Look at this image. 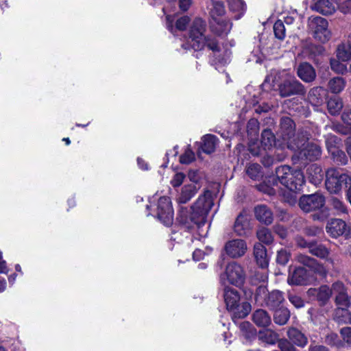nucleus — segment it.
Listing matches in <instances>:
<instances>
[{
    "mask_svg": "<svg viewBox=\"0 0 351 351\" xmlns=\"http://www.w3.org/2000/svg\"><path fill=\"white\" fill-rule=\"evenodd\" d=\"M213 205L211 193L206 191L190 208H182L180 210L177 220L187 230L200 228L205 223L206 216Z\"/></svg>",
    "mask_w": 351,
    "mask_h": 351,
    "instance_id": "obj_1",
    "label": "nucleus"
},
{
    "mask_svg": "<svg viewBox=\"0 0 351 351\" xmlns=\"http://www.w3.org/2000/svg\"><path fill=\"white\" fill-rule=\"evenodd\" d=\"M276 178H270L268 182H272L271 186L265 191L269 195H274L282 191L281 186L291 192L293 202L296 197L294 193L300 191L304 183V175L300 170H293L289 166L278 167L276 170Z\"/></svg>",
    "mask_w": 351,
    "mask_h": 351,
    "instance_id": "obj_2",
    "label": "nucleus"
},
{
    "mask_svg": "<svg viewBox=\"0 0 351 351\" xmlns=\"http://www.w3.org/2000/svg\"><path fill=\"white\" fill-rule=\"evenodd\" d=\"M271 83L277 85L280 95L283 97L303 94L304 87L288 71H272L266 77L264 85Z\"/></svg>",
    "mask_w": 351,
    "mask_h": 351,
    "instance_id": "obj_3",
    "label": "nucleus"
},
{
    "mask_svg": "<svg viewBox=\"0 0 351 351\" xmlns=\"http://www.w3.org/2000/svg\"><path fill=\"white\" fill-rule=\"evenodd\" d=\"M206 24L201 19L193 21L189 32L188 43L194 50H201L207 46L214 52L219 51V47L215 39L206 38L204 36Z\"/></svg>",
    "mask_w": 351,
    "mask_h": 351,
    "instance_id": "obj_4",
    "label": "nucleus"
},
{
    "mask_svg": "<svg viewBox=\"0 0 351 351\" xmlns=\"http://www.w3.org/2000/svg\"><path fill=\"white\" fill-rule=\"evenodd\" d=\"M224 300L227 309L232 313L234 322L236 319L244 318L251 311V305L248 302L239 304L240 296L237 290L224 286Z\"/></svg>",
    "mask_w": 351,
    "mask_h": 351,
    "instance_id": "obj_5",
    "label": "nucleus"
},
{
    "mask_svg": "<svg viewBox=\"0 0 351 351\" xmlns=\"http://www.w3.org/2000/svg\"><path fill=\"white\" fill-rule=\"evenodd\" d=\"M326 189L330 193L337 194L343 188L351 185V178L335 169H330L326 171Z\"/></svg>",
    "mask_w": 351,
    "mask_h": 351,
    "instance_id": "obj_6",
    "label": "nucleus"
},
{
    "mask_svg": "<svg viewBox=\"0 0 351 351\" xmlns=\"http://www.w3.org/2000/svg\"><path fill=\"white\" fill-rule=\"evenodd\" d=\"M245 279V273L241 265L236 262L230 263L223 274H221V285L227 286L228 284L239 287L242 285Z\"/></svg>",
    "mask_w": 351,
    "mask_h": 351,
    "instance_id": "obj_7",
    "label": "nucleus"
},
{
    "mask_svg": "<svg viewBox=\"0 0 351 351\" xmlns=\"http://www.w3.org/2000/svg\"><path fill=\"white\" fill-rule=\"evenodd\" d=\"M295 124L289 117H285L280 121V133L283 141V143L290 149L299 148L296 142L299 137H295L294 134Z\"/></svg>",
    "mask_w": 351,
    "mask_h": 351,
    "instance_id": "obj_8",
    "label": "nucleus"
},
{
    "mask_svg": "<svg viewBox=\"0 0 351 351\" xmlns=\"http://www.w3.org/2000/svg\"><path fill=\"white\" fill-rule=\"evenodd\" d=\"M308 137L303 136L301 139H298L296 144L299 145V148L292 149L294 152L299 151L298 154V159L301 160L313 161L319 158L321 156V149L319 145L313 143H306Z\"/></svg>",
    "mask_w": 351,
    "mask_h": 351,
    "instance_id": "obj_9",
    "label": "nucleus"
},
{
    "mask_svg": "<svg viewBox=\"0 0 351 351\" xmlns=\"http://www.w3.org/2000/svg\"><path fill=\"white\" fill-rule=\"evenodd\" d=\"M308 26L316 40L326 43L330 39V32L328 29V23L326 19L321 16H312L308 20Z\"/></svg>",
    "mask_w": 351,
    "mask_h": 351,
    "instance_id": "obj_10",
    "label": "nucleus"
},
{
    "mask_svg": "<svg viewBox=\"0 0 351 351\" xmlns=\"http://www.w3.org/2000/svg\"><path fill=\"white\" fill-rule=\"evenodd\" d=\"M157 216L158 219L165 226H169L172 223L173 210L169 197L164 196L158 199Z\"/></svg>",
    "mask_w": 351,
    "mask_h": 351,
    "instance_id": "obj_11",
    "label": "nucleus"
},
{
    "mask_svg": "<svg viewBox=\"0 0 351 351\" xmlns=\"http://www.w3.org/2000/svg\"><path fill=\"white\" fill-rule=\"evenodd\" d=\"M325 204L324 196L319 193L303 195L299 202L300 207L304 212H310L322 208Z\"/></svg>",
    "mask_w": 351,
    "mask_h": 351,
    "instance_id": "obj_12",
    "label": "nucleus"
},
{
    "mask_svg": "<svg viewBox=\"0 0 351 351\" xmlns=\"http://www.w3.org/2000/svg\"><path fill=\"white\" fill-rule=\"evenodd\" d=\"M338 7L337 0H313L311 8L322 14H332Z\"/></svg>",
    "mask_w": 351,
    "mask_h": 351,
    "instance_id": "obj_13",
    "label": "nucleus"
},
{
    "mask_svg": "<svg viewBox=\"0 0 351 351\" xmlns=\"http://www.w3.org/2000/svg\"><path fill=\"white\" fill-rule=\"evenodd\" d=\"M332 292L336 295L335 302L337 308H348L350 306V299L342 282H337L334 283L332 285Z\"/></svg>",
    "mask_w": 351,
    "mask_h": 351,
    "instance_id": "obj_14",
    "label": "nucleus"
},
{
    "mask_svg": "<svg viewBox=\"0 0 351 351\" xmlns=\"http://www.w3.org/2000/svg\"><path fill=\"white\" fill-rule=\"evenodd\" d=\"M225 250L226 253L232 258H238L245 254L247 250V245L242 239H234L226 244Z\"/></svg>",
    "mask_w": 351,
    "mask_h": 351,
    "instance_id": "obj_15",
    "label": "nucleus"
},
{
    "mask_svg": "<svg viewBox=\"0 0 351 351\" xmlns=\"http://www.w3.org/2000/svg\"><path fill=\"white\" fill-rule=\"evenodd\" d=\"M276 145V138L269 130H265L261 134V149L256 150L253 145H250V151L253 155L262 154V149L265 151L269 150Z\"/></svg>",
    "mask_w": 351,
    "mask_h": 351,
    "instance_id": "obj_16",
    "label": "nucleus"
},
{
    "mask_svg": "<svg viewBox=\"0 0 351 351\" xmlns=\"http://www.w3.org/2000/svg\"><path fill=\"white\" fill-rule=\"evenodd\" d=\"M201 186L191 185L189 183L184 184L178 193L176 201L179 204H186L189 202L200 189Z\"/></svg>",
    "mask_w": 351,
    "mask_h": 351,
    "instance_id": "obj_17",
    "label": "nucleus"
},
{
    "mask_svg": "<svg viewBox=\"0 0 351 351\" xmlns=\"http://www.w3.org/2000/svg\"><path fill=\"white\" fill-rule=\"evenodd\" d=\"M210 27L218 35H226L232 28V23L226 17L217 18L212 19Z\"/></svg>",
    "mask_w": 351,
    "mask_h": 351,
    "instance_id": "obj_18",
    "label": "nucleus"
},
{
    "mask_svg": "<svg viewBox=\"0 0 351 351\" xmlns=\"http://www.w3.org/2000/svg\"><path fill=\"white\" fill-rule=\"evenodd\" d=\"M298 77L305 82H313L316 77L314 68L307 62L301 63L298 67Z\"/></svg>",
    "mask_w": 351,
    "mask_h": 351,
    "instance_id": "obj_19",
    "label": "nucleus"
},
{
    "mask_svg": "<svg viewBox=\"0 0 351 351\" xmlns=\"http://www.w3.org/2000/svg\"><path fill=\"white\" fill-rule=\"evenodd\" d=\"M287 281L289 285H302L307 282V274L304 267H297L293 271H289Z\"/></svg>",
    "mask_w": 351,
    "mask_h": 351,
    "instance_id": "obj_20",
    "label": "nucleus"
},
{
    "mask_svg": "<svg viewBox=\"0 0 351 351\" xmlns=\"http://www.w3.org/2000/svg\"><path fill=\"white\" fill-rule=\"evenodd\" d=\"M346 223L339 219H332L326 226V231L333 237L342 235L346 230Z\"/></svg>",
    "mask_w": 351,
    "mask_h": 351,
    "instance_id": "obj_21",
    "label": "nucleus"
},
{
    "mask_svg": "<svg viewBox=\"0 0 351 351\" xmlns=\"http://www.w3.org/2000/svg\"><path fill=\"white\" fill-rule=\"evenodd\" d=\"M254 256L256 263L261 268H266L269 265V257L265 246L258 243L254 246Z\"/></svg>",
    "mask_w": 351,
    "mask_h": 351,
    "instance_id": "obj_22",
    "label": "nucleus"
},
{
    "mask_svg": "<svg viewBox=\"0 0 351 351\" xmlns=\"http://www.w3.org/2000/svg\"><path fill=\"white\" fill-rule=\"evenodd\" d=\"M256 218L261 222L269 224L273 221V214L271 210L265 205H259L254 209Z\"/></svg>",
    "mask_w": 351,
    "mask_h": 351,
    "instance_id": "obj_23",
    "label": "nucleus"
},
{
    "mask_svg": "<svg viewBox=\"0 0 351 351\" xmlns=\"http://www.w3.org/2000/svg\"><path fill=\"white\" fill-rule=\"evenodd\" d=\"M325 95V90L322 87L313 88L308 93V101L313 106L318 107L324 102Z\"/></svg>",
    "mask_w": 351,
    "mask_h": 351,
    "instance_id": "obj_24",
    "label": "nucleus"
},
{
    "mask_svg": "<svg viewBox=\"0 0 351 351\" xmlns=\"http://www.w3.org/2000/svg\"><path fill=\"white\" fill-rule=\"evenodd\" d=\"M250 227L249 219L246 215L240 214L234 223V230L235 232L240 236L246 234Z\"/></svg>",
    "mask_w": 351,
    "mask_h": 351,
    "instance_id": "obj_25",
    "label": "nucleus"
},
{
    "mask_svg": "<svg viewBox=\"0 0 351 351\" xmlns=\"http://www.w3.org/2000/svg\"><path fill=\"white\" fill-rule=\"evenodd\" d=\"M254 323L259 327H267L271 324V317L267 311L263 309L256 310L252 315Z\"/></svg>",
    "mask_w": 351,
    "mask_h": 351,
    "instance_id": "obj_26",
    "label": "nucleus"
},
{
    "mask_svg": "<svg viewBox=\"0 0 351 351\" xmlns=\"http://www.w3.org/2000/svg\"><path fill=\"white\" fill-rule=\"evenodd\" d=\"M287 333L289 339L296 346L304 347L307 344L308 339L299 330L291 328L288 330Z\"/></svg>",
    "mask_w": 351,
    "mask_h": 351,
    "instance_id": "obj_27",
    "label": "nucleus"
},
{
    "mask_svg": "<svg viewBox=\"0 0 351 351\" xmlns=\"http://www.w3.org/2000/svg\"><path fill=\"white\" fill-rule=\"evenodd\" d=\"M202 143V151L206 154H211L215 152L218 145V139L213 134H206L203 136Z\"/></svg>",
    "mask_w": 351,
    "mask_h": 351,
    "instance_id": "obj_28",
    "label": "nucleus"
},
{
    "mask_svg": "<svg viewBox=\"0 0 351 351\" xmlns=\"http://www.w3.org/2000/svg\"><path fill=\"white\" fill-rule=\"evenodd\" d=\"M230 10L234 14L237 19H240L246 10V5L243 0H228Z\"/></svg>",
    "mask_w": 351,
    "mask_h": 351,
    "instance_id": "obj_29",
    "label": "nucleus"
},
{
    "mask_svg": "<svg viewBox=\"0 0 351 351\" xmlns=\"http://www.w3.org/2000/svg\"><path fill=\"white\" fill-rule=\"evenodd\" d=\"M306 174L310 181L313 184L319 182L323 176L322 169L315 164L311 165L307 168Z\"/></svg>",
    "mask_w": 351,
    "mask_h": 351,
    "instance_id": "obj_30",
    "label": "nucleus"
},
{
    "mask_svg": "<svg viewBox=\"0 0 351 351\" xmlns=\"http://www.w3.org/2000/svg\"><path fill=\"white\" fill-rule=\"evenodd\" d=\"M348 308L346 307L337 308L334 315L335 320L339 324H350L351 313Z\"/></svg>",
    "mask_w": 351,
    "mask_h": 351,
    "instance_id": "obj_31",
    "label": "nucleus"
},
{
    "mask_svg": "<svg viewBox=\"0 0 351 351\" xmlns=\"http://www.w3.org/2000/svg\"><path fill=\"white\" fill-rule=\"evenodd\" d=\"M303 49L301 53H298V56H301L302 58H313L316 53L322 51V47L319 46H315L311 43H306L303 45Z\"/></svg>",
    "mask_w": 351,
    "mask_h": 351,
    "instance_id": "obj_32",
    "label": "nucleus"
},
{
    "mask_svg": "<svg viewBox=\"0 0 351 351\" xmlns=\"http://www.w3.org/2000/svg\"><path fill=\"white\" fill-rule=\"evenodd\" d=\"M285 300L283 294L280 291H273L269 293L266 305L275 308L279 306V305Z\"/></svg>",
    "mask_w": 351,
    "mask_h": 351,
    "instance_id": "obj_33",
    "label": "nucleus"
},
{
    "mask_svg": "<svg viewBox=\"0 0 351 351\" xmlns=\"http://www.w3.org/2000/svg\"><path fill=\"white\" fill-rule=\"evenodd\" d=\"M258 337L259 340L268 344H274L278 340V334L269 329L260 330Z\"/></svg>",
    "mask_w": 351,
    "mask_h": 351,
    "instance_id": "obj_34",
    "label": "nucleus"
},
{
    "mask_svg": "<svg viewBox=\"0 0 351 351\" xmlns=\"http://www.w3.org/2000/svg\"><path fill=\"white\" fill-rule=\"evenodd\" d=\"M290 317V312L287 308H277L274 315V322L279 325L285 324Z\"/></svg>",
    "mask_w": 351,
    "mask_h": 351,
    "instance_id": "obj_35",
    "label": "nucleus"
},
{
    "mask_svg": "<svg viewBox=\"0 0 351 351\" xmlns=\"http://www.w3.org/2000/svg\"><path fill=\"white\" fill-rule=\"evenodd\" d=\"M337 57L341 62L350 60L351 58V46L346 44L339 45L337 50Z\"/></svg>",
    "mask_w": 351,
    "mask_h": 351,
    "instance_id": "obj_36",
    "label": "nucleus"
},
{
    "mask_svg": "<svg viewBox=\"0 0 351 351\" xmlns=\"http://www.w3.org/2000/svg\"><path fill=\"white\" fill-rule=\"evenodd\" d=\"M226 10L223 3L218 0L213 1V8L210 10L212 19L226 17L224 16Z\"/></svg>",
    "mask_w": 351,
    "mask_h": 351,
    "instance_id": "obj_37",
    "label": "nucleus"
},
{
    "mask_svg": "<svg viewBox=\"0 0 351 351\" xmlns=\"http://www.w3.org/2000/svg\"><path fill=\"white\" fill-rule=\"evenodd\" d=\"M327 106L329 112L332 115H335L342 109L343 103L340 98L335 97L328 100Z\"/></svg>",
    "mask_w": 351,
    "mask_h": 351,
    "instance_id": "obj_38",
    "label": "nucleus"
},
{
    "mask_svg": "<svg viewBox=\"0 0 351 351\" xmlns=\"http://www.w3.org/2000/svg\"><path fill=\"white\" fill-rule=\"evenodd\" d=\"M346 86L345 80L339 77L331 79L328 82V87L331 92L339 93L342 91Z\"/></svg>",
    "mask_w": 351,
    "mask_h": 351,
    "instance_id": "obj_39",
    "label": "nucleus"
},
{
    "mask_svg": "<svg viewBox=\"0 0 351 351\" xmlns=\"http://www.w3.org/2000/svg\"><path fill=\"white\" fill-rule=\"evenodd\" d=\"M269 294V293L265 287L261 286L258 287L254 295L256 302L261 306L263 304L266 305Z\"/></svg>",
    "mask_w": 351,
    "mask_h": 351,
    "instance_id": "obj_40",
    "label": "nucleus"
},
{
    "mask_svg": "<svg viewBox=\"0 0 351 351\" xmlns=\"http://www.w3.org/2000/svg\"><path fill=\"white\" fill-rule=\"evenodd\" d=\"M309 251L312 254L322 258H326L329 254L328 250L322 245L311 244L309 246Z\"/></svg>",
    "mask_w": 351,
    "mask_h": 351,
    "instance_id": "obj_41",
    "label": "nucleus"
},
{
    "mask_svg": "<svg viewBox=\"0 0 351 351\" xmlns=\"http://www.w3.org/2000/svg\"><path fill=\"white\" fill-rule=\"evenodd\" d=\"M256 235L260 241L266 244H269L273 241L271 233L267 228H263L259 229L256 232Z\"/></svg>",
    "mask_w": 351,
    "mask_h": 351,
    "instance_id": "obj_42",
    "label": "nucleus"
},
{
    "mask_svg": "<svg viewBox=\"0 0 351 351\" xmlns=\"http://www.w3.org/2000/svg\"><path fill=\"white\" fill-rule=\"evenodd\" d=\"M318 300L325 303L330 297L332 289H330L327 285L321 286L318 289Z\"/></svg>",
    "mask_w": 351,
    "mask_h": 351,
    "instance_id": "obj_43",
    "label": "nucleus"
},
{
    "mask_svg": "<svg viewBox=\"0 0 351 351\" xmlns=\"http://www.w3.org/2000/svg\"><path fill=\"white\" fill-rule=\"evenodd\" d=\"M275 36L279 40H283L285 37V27L284 22L278 20L274 25Z\"/></svg>",
    "mask_w": 351,
    "mask_h": 351,
    "instance_id": "obj_44",
    "label": "nucleus"
},
{
    "mask_svg": "<svg viewBox=\"0 0 351 351\" xmlns=\"http://www.w3.org/2000/svg\"><path fill=\"white\" fill-rule=\"evenodd\" d=\"M247 174L253 180H256L261 176V166L258 164H250L246 169Z\"/></svg>",
    "mask_w": 351,
    "mask_h": 351,
    "instance_id": "obj_45",
    "label": "nucleus"
},
{
    "mask_svg": "<svg viewBox=\"0 0 351 351\" xmlns=\"http://www.w3.org/2000/svg\"><path fill=\"white\" fill-rule=\"evenodd\" d=\"M290 256L289 252L287 250L281 249L277 252L276 261L280 265H285L288 263Z\"/></svg>",
    "mask_w": 351,
    "mask_h": 351,
    "instance_id": "obj_46",
    "label": "nucleus"
},
{
    "mask_svg": "<svg viewBox=\"0 0 351 351\" xmlns=\"http://www.w3.org/2000/svg\"><path fill=\"white\" fill-rule=\"evenodd\" d=\"M239 328L246 338H250L255 334V330L248 322L241 323Z\"/></svg>",
    "mask_w": 351,
    "mask_h": 351,
    "instance_id": "obj_47",
    "label": "nucleus"
},
{
    "mask_svg": "<svg viewBox=\"0 0 351 351\" xmlns=\"http://www.w3.org/2000/svg\"><path fill=\"white\" fill-rule=\"evenodd\" d=\"M195 160V154L190 149V147H187L184 152V153L180 156V162L182 164L188 165L193 162Z\"/></svg>",
    "mask_w": 351,
    "mask_h": 351,
    "instance_id": "obj_48",
    "label": "nucleus"
},
{
    "mask_svg": "<svg viewBox=\"0 0 351 351\" xmlns=\"http://www.w3.org/2000/svg\"><path fill=\"white\" fill-rule=\"evenodd\" d=\"M341 60L332 59L330 60V66L331 69L339 73H343L346 70V66L343 63V62H340Z\"/></svg>",
    "mask_w": 351,
    "mask_h": 351,
    "instance_id": "obj_49",
    "label": "nucleus"
},
{
    "mask_svg": "<svg viewBox=\"0 0 351 351\" xmlns=\"http://www.w3.org/2000/svg\"><path fill=\"white\" fill-rule=\"evenodd\" d=\"M332 208L337 211V213L341 214L346 212V207L343 203L336 197H332L330 200Z\"/></svg>",
    "mask_w": 351,
    "mask_h": 351,
    "instance_id": "obj_50",
    "label": "nucleus"
},
{
    "mask_svg": "<svg viewBox=\"0 0 351 351\" xmlns=\"http://www.w3.org/2000/svg\"><path fill=\"white\" fill-rule=\"evenodd\" d=\"M188 178L190 181V184L191 185H197V186H201V177L199 175L197 171H189L188 173Z\"/></svg>",
    "mask_w": 351,
    "mask_h": 351,
    "instance_id": "obj_51",
    "label": "nucleus"
},
{
    "mask_svg": "<svg viewBox=\"0 0 351 351\" xmlns=\"http://www.w3.org/2000/svg\"><path fill=\"white\" fill-rule=\"evenodd\" d=\"M185 178V175L183 173H176L171 178L170 183L173 187L180 186Z\"/></svg>",
    "mask_w": 351,
    "mask_h": 351,
    "instance_id": "obj_52",
    "label": "nucleus"
},
{
    "mask_svg": "<svg viewBox=\"0 0 351 351\" xmlns=\"http://www.w3.org/2000/svg\"><path fill=\"white\" fill-rule=\"evenodd\" d=\"M297 260L299 263H302L303 265L308 267H313L315 264V260L310 258L306 255L299 254L297 256Z\"/></svg>",
    "mask_w": 351,
    "mask_h": 351,
    "instance_id": "obj_53",
    "label": "nucleus"
},
{
    "mask_svg": "<svg viewBox=\"0 0 351 351\" xmlns=\"http://www.w3.org/2000/svg\"><path fill=\"white\" fill-rule=\"evenodd\" d=\"M278 347L281 351H295V348L286 339H280L278 341Z\"/></svg>",
    "mask_w": 351,
    "mask_h": 351,
    "instance_id": "obj_54",
    "label": "nucleus"
},
{
    "mask_svg": "<svg viewBox=\"0 0 351 351\" xmlns=\"http://www.w3.org/2000/svg\"><path fill=\"white\" fill-rule=\"evenodd\" d=\"M289 300L291 303L294 305L296 308H301L304 306V301L302 299L295 295H290L289 297Z\"/></svg>",
    "mask_w": 351,
    "mask_h": 351,
    "instance_id": "obj_55",
    "label": "nucleus"
},
{
    "mask_svg": "<svg viewBox=\"0 0 351 351\" xmlns=\"http://www.w3.org/2000/svg\"><path fill=\"white\" fill-rule=\"evenodd\" d=\"M189 22V18L188 16H182L177 20L176 23V28L179 30H184Z\"/></svg>",
    "mask_w": 351,
    "mask_h": 351,
    "instance_id": "obj_56",
    "label": "nucleus"
},
{
    "mask_svg": "<svg viewBox=\"0 0 351 351\" xmlns=\"http://www.w3.org/2000/svg\"><path fill=\"white\" fill-rule=\"evenodd\" d=\"M339 8L344 14L351 13V0H346L339 4Z\"/></svg>",
    "mask_w": 351,
    "mask_h": 351,
    "instance_id": "obj_57",
    "label": "nucleus"
},
{
    "mask_svg": "<svg viewBox=\"0 0 351 351\" xmlns=\"http://www.w3.org/2000/svg\"><path fill=\"white\" fill-rule=\"evenodd\" d=\"M341 335L342 336L343 339L348 343H351V328L346 327L341 330Z\"/></svg>",
    "mask_w": 351,
    "mask_h": 351,
    "instance_id": "obj_58",
    "label": "nucleus"
},
{
    "mask_svg": "<svg viewBox=\"0 0 351 351\" xmlns=\"http://www.w3.org/2000/svg\"><path fill=\"white\" fill-rule=\"evenodd\" d=\"M231 56V52L228 50H226L224 51V55L223 57H221L220 55L217 56L218 61L223 64H227L230 62Z\"/></svg>",
    "mask_w": 351,
    "mask_h": 351,
    "instance_id": "obj_59",
    "label": "nucleus"
},
{
    "mask_svg": "<svg viewBox=\"0 0 351 351\" xmlns=\"http://www.w3.org/2000/svg\"><path fill=\"white\" fill-rule=\"evenodd\" d=\"M315 272H317V274L322 275V276H324L326 275L327 271L326 269V268L317 263L316 261H315V264L314 265L313 267H311Z\"/></svg>",
    "mask_w": 351,
    "mask_h": 351,
    "instance_id": "obj_60",
    "label": "nucleus"
},
{
    "mask_svg": "<svg viewBox=\"0 0 351 351\" xmlns=\"http://www.w3.org/2000/svg\"><path fill=\"white\" fill-rule=\"evenodd\" d=\"M342 120L348 125H351V109L346 110L342 114Z\"/></svg>",
    "mask_w": 351,
    "mask_h": 351,
    "instance_id": "obj_61",
    "label": "nucleus"
},
{
    "mask_svg": "<svg viewBox=\"0 0 351 351\" xmlns=\"http://www.w3.org/2000/svg\"><path fill=\"white\" fill-rule=\"evenodd\" d=\"M192 4V0H180L179 5L182 10H187Z\"/></svg>",
    "mask_w": 351,
    "mask_h": 351,
    "instance_id": "obj_62",
    "label": "nucleus"
},
{
    "mask_svg": "<svg viewBox=\"0 0 351 351\" xmlns=\"http://www.w3.org/2000/svg\"><path fill=\"white\" fill-rule=\"evenodd\" d=\"M204 252L199 249L195 250L193 253V258L195 261H200L204 258Z\"/></svg>",
    "mask_w": 351,
    "mask_h": 351,
    "instance_id": "obj_63",
    "label": "nucleus"
},
{
    "mask_svg": "<svg viewBox=\"0 0 351 351\" xmlns=\"http://www.w3.org/2000/svg\"><path fill=\"white\" fill-rule=\"evenodd\" d=\"M295 241L298 246L301 247H308L312 243H308L304 241V239L301 237H297L295 238Z\"/></svg>",
    "mask_w": 351,
    "mask_h": 351,
    "instance_id": "obj_64",
    "label": "nucleus"
}]
</instances>
